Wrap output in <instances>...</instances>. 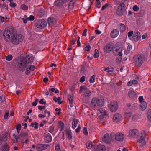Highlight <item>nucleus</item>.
Segmentation results:
<instances>
[{
	"mask_svg": "<svg viewBox=\"0 0 151 151\" xmlns=\"http://www.w3.org/2000/svg\"><path fill=\"white\" fill-rule=\"evenodd\" d=\"M49 147L48 144H38L37 145V149L39 151H42L46 149Z\"/></svg>",
	"mask_w": 151,
	"mask_h": 151,
	"instance_id": "18",
	"label": "nucleus"
},
{
	"mask_svg": "<svg viewBox=\"0 0 151 151\" xmlns=\"http://www.w3.org/2000/svg\"><path fill=\"white\" fill-rule=\"evenodd\" d=\"M20 8L22 10H25L28 9V7L24 4H23L21 5Z\"/></svg>",
	"mask_w": 151,
	"mask_h": 151,
	"instance_id": "41",
	"label": "nucleus"
},
{
	"mask_svg": "<svg viewBox=\"0 0 151 151\" xmlns=\"http://www.w3.org/2000/svg\"><path fill=\"white\" fill-rule=\"evenodd\" d=\"M140 33L138 31L135 32L132 36V40L135 42H137L141 38Z\"/></svg>",
	"mask_w": 151,
	"mask_h": 151,
	"instance_id": "16",
	"label": "nucleus"
},
{
	"mask_svg": "<svg viewBox=\"0 0 151 151\" xmlns=\"http://www.w3.org/2000/svg\"><path fill=\"white\" fill-rule=\"evenodd\" d=\"M138 99H139V101L141 103L142 102L144 101H143L144 99H143V96H139V98H138Z\"/></svg>",
	"mask_w": 151,
	"mask_h": 151,
	"instance_id": "61",
	"label": "nucleus"
},
{
	"mask_svg": "<svg viewBox=\"0 0 151 151\" xmlns=\"http://www.w3.org/2000/svg\"><path fill=\"white\" fill-rule=\"evenodd\" d=\"M110 136L112 138H114L116 141H123L124 138V135L121 132H117L116 133L112 132L110 134Z\"/></svg>",
	"mask_w": 151,
	"mask_h": 151,
	"instance_id": "7",
	"label": "nucleus"
},
{
	"mask_svg": "<svg viewBox=\"0 0 151 151\" xmlns=\"http://www.w3.org/2000/svg\"><path fill=\"white\" fill-rule=\"evenodd\" d=\"M99 56V54L98 50L97 49H95V53L93 56L95 58H98Z\"/></svg>",
	"mask_w": 151,
	"mask_h": 151,
	"instance_id": "40",
	"label": "nucleus"
},
{
	"mask_svg": "<svg viewBox=\"0 0 151 151\" xmlns=\"http://www.w3.org/2000/svg\"><path fill=\"white\" fill-rule=\"evenodd\" d=\"M109 4L108 3H106L104 6H102L101 8V10L103 11L107 7L109 6Z\"/></svg>",
	"mask_w": 151,
	"mask_h": 151,
	"instance_id": "56",
	"label": "nucleus"
},
{
	"mask_svg": "<svg viewBox=\"0 0 151 151\" xmlns=\"http://www.w3.org/2000/svg\"><path fill=\"white\" fill-rule=\"evenodd\" d=\"M52 140V137L49 133L45 135V141L46 143L50 142Z\"/></svg>",
	"mask_w": 151,
	"mask_h": 151,
	"instance_id": "22",
	"label": "nucleus"
},
{
	"mask_svg": "<svg viewBox=\"0 0 151 151\" xmlns=\"http://www.w3.org/2000/svg\"><path fill=\"white\" fill-rule=\"evenodd\" d=\"M24 39L23 35L20 33L15 34L14 33L13 37L11 40V42L14 45H17L22 42Z\"/></svg>",
	"mask_w": 151,
	"mask_h": 151,
	"instance_id": "5",
	"label": "nucleus"
},
{
	"mask_svg": "<svg viewBox=\"0 0 151 151\" xmlns=\"http://www.w3.org/2000/svg\"><path fill=\"white\" fill-rule=\"evenodd\" d=\"M47 25V22L44 19H41L37 22L36 26L37 28L42 29L45 27Z\"/></svg>",
	"mask_w": 151,
	"mask_h": 151,
	"instance_id": "10",
	"label": "nucleus"
},
{
	"mask_svg": "<svg viewBox=\"0 0 151 151\" xmlns=\"http://www.w3.org/2000/svg\"><path fill=\"white\" fill-rule=\"evenodd\" d=\"M61 109L60 108H59V109H58V108H56L55 109V111L56 112H58H58L56 113L55 114V115H59L60 114V111H61Z\"/></svg>",
	"mask_w": 151,
	"mask_h": 151,
	"instance_id": "50",
	"label": "nucleus"
},
{
	"mask_svg": "<svg viewBox=\"0 0 151 151\" xmlns=\"http://www.w3.org/2000/svg\"><path fill=\"white\" fill-rule=\"evenodd\" d=\"M68 100L69 101V104L70 107H72L73 106V95H69L68 97Z\"/></svg>",
	"mask_w": 151,
	"mask_h": 151,
	"instance_id": "27",
	"label": "nucleus"
},
{
	"mask_svg": "<svg viewBox=\"0 0 151 151\" xmlns=\"http://www.w3.org/2000/svg\"><path fill=\"white\" fill-rule=\"evenodd\" d=\"M93 147L95 151H105L106 150L105 146L102 145H95Z\"/></svg>",
	"mask_w": 151,
	"mask_h": 151,
	"instance_id": "14",
	"label": "nucleus"
},
{
	"mask_svg": "<svg viewBox=\"0 0 151 151\" xmlns=\"http://www.w3.org/2000/svg\"><path fill=\"white\" fill-rule=\"evenodd\" d=\"M147 115L148 119L151 122V109H150L148 110Z\"/></svg>",
	"mask_w": 151,
	"mask_h": 151,
	"instance_id": "43",
	"label": "nucleus"
},
{
	"mask_svg": "<svg viewBox=\"0 0 151 151\" xmlns=\"http://www.w3.org/2000/svg\"><path fill=\"white\" fill-rule=\"evenodd\" d=\"M81 129V126L79 125L77 128L76 130V132L77 133H78L80 132V130Z\"/></svg>",
	"mask_w": 151,
	"mask_h": 151,
	"instance_id": "64",
	"label": "nucleus"
},
{
	"mask_svg": "<svg viewBox=\"0 0 151 151\" xmlns=\"http://www.w3.org/2000/svg\"><path fill=\"white\" fill-rule=\"evenodd\" d=\"M85 70V66L84 65H83L82 66L80 70L81 72L84 73Z\"/></svg>",
	"mask_w": 151,
	"mask_h": 151,
	"instance_id": "59",
	"label": "nucleus"
},
{
	"mask_svg": "<svg viewBox=\"0 0 151 151\" xmlns=\"http://www.w3.org/2000/svg\"><path fill=\"white\" fill-rule=\"evenodd\" d=\"M45 13V12L44 10L43 9H40L37 12V15L38 18H40Z\"/></svg>",
	"mask_w": 151,
	"mask_h": 151,
	"instance_id": "25",
	"label": "nucleus"
},
{
	"mask_svg": "<svg viewBox=\"0 0 151 151\" xmlns=\"http://www.w3.org/2000/svg\"><path fill=\"white\" fill-rule=\"evenodd\" d=\"M145 137L146 134L145 132H142L140 138L137 141V144L139 146L142 147L145 145L146 142L145 139Z\"/></svg>",
	"mask_w": 151,
	"mask_h": 151,
	"instance_id": "8",
	"label": "nucleus"
},
{
	"mask_svg": "<svg viewBox=\"0 0 151 151\" xmlns=\"http://www.w3.org/2000/svg\"><path fill=\"white\" fill-rule=\"evenodd\" d=\"M29 67L31 71H34L35 69V67L34 65H30Z\"/></svg>",
	"mask_w": 151,
	"mask_h": 151,
	"instance_id": "57",
	"label": "nucleus"
},
{
	"mask_svg": "<svg viewBox=\"0 0 151 151\" xmlns=\"http://www.w3.org/2000/svg\"><path fill=\"white\" fill-rule=\"evenodd\" d=\"M55 19L53 17H49L48 19V24L50 25H53L56 23Z\"/></svg>",
	"mask_w": 151,
	"mask_h": 151,
	"instance_id": "24",
	"label": "nucleus"
},
{
	"mask_svg": "<svg viewBox=\"0 0 151 151\" xmlns=\"http://www.w3.org/2000/svg\"><path fill=\"white\" fill-rule=\"evenodd\" d=\"M28 135V133L27 132H21L19 134V136L22 138L25 137L27 136Z\"/></svg>",
	"mask_w": 151,
	"mask_h": 151,
	"instance_id": "36",
	"label": "nucleus"
},
{
	"mask_svg": "<svg viewBox=\"0 0 151 151\" xmlns=\"http://www.w3.org/2000/svg\"><path fill=\"white\" fill-rule=\"evenodd\" d=\"M38 123L37 122H35L34 123H31V125L32 127H34L35 129H37L38 128Z\"/></svg>",
	"mask_w": 151,
	"mask_h": 151,
	"instance_id": "45",
	"label": "nucleus"
},
{
	"mask_svg": "<svg viewBox=\"0 0 151 151\" xmlns=\"http://www.w3.org/2000/svg\"><path fill=\"white\" fill-rule=\"evenodd\" d=\"M133 9L135 11H137L139 10V8L137 5H135L133 7Z\"/></svg>",
	"mask_w": 151,
	"mask_h": 151,
	"instance_id": "58",
	"label": "nucleus"
},
{
	"mask_svg": "<svg viewBox=\"0 0 151 151\" xmlns=\"http://www.w3.org/2000/svg\"><path fill=\"white\" fill-rule=\"evenodd\" d=\"M113 69V68H111V69H110V68L107 67L104 69V70L107 72L108 73H109L111 72H113L114 71Z\"/></svg>",
	"mask_w": 151,
	"mask_h": 151,
	"instance_id": "42",
	"label": "nucleus"
},
{
	"mask_svg": "<svg viewBox=\"0 0 151 151\" xmlns=\"http://www.w3.org/2000/svg\"><path fill=\"white\" fill-rule=\"evenodd\" d=\"M14 33V28L12 27L5 30L3 32V36L4 40L7 42H11V40Z\"/></svg>",
	"mask_w": 151,
	"mask_h": 151,
	"instance_id": "2",
	"label": "nucleus"
},
{
	"mask_svg": "<svg viewBox=\"0 0 151 151\" xmlns=\"http://www.w3.org/2000/svg\"><path fill=\"white\" fill-rule=\"evenodd\" d=\"M54 126L53 125L50 127L48 128V131L49 132L51 133H52L54 130Z\"/></svg>",
	"mask_w": 151,
	"mask_h": 151,
	"instance_id": "46",
	"label": "nucleus"
},
{
	"mask_svg": "<svg viewBox=\"0 0 151 151\" xmlns=\"http://www.w3.org/2000/svg\"><path fill=\"white\" fill-rule=\"evenodd\" d=\"M38 100L39 99H36L35 101L32 103V105L34 106H36L37 104Z\"/></svg>",
	"mask_w": 151,
	"mask_h": 151,
	"instance_id": "54",
	"label": "nucleus"
},
{
	"mask_svg": "<svg viewBox=\"0 0 151 151\" xmlns=\"http://www.w3.org/2000/svg\"><path fill=\"white\" fill-rule=\"evenodd\" d=\"M85 76H83L81 78L79 81L81 83H83L85 81Z\"/></svg>",
	"mask_w": 151,
	"mask_h": 151,
	"instance_id": "60",
	"label": "nucleus"
},
{
	"mask_svg": "<svg viewBox=\"0 0 151 151\" xmlns=\"http://www.w3.org/2000/svg\"><path fill=\"white\" fill-rule=\"evenodd\" d=\"M79 121L78 119H74L72 122V128L73 129H75L76 127L77 124L79 122Z\"/></svg>",
	"mask_w": 151,
	"mask_h": 151,
	"instance_id": "29",
	"label": "nucleus"
},
{
	"mask_svg": "<svg viewBox=\"0 0 151 151\" xmlns=\"http://www.w3.org/2000/svg\"><path fill=\"white\" fill-rule=\"evenodd\" d=\"M12 58L13 57L12 55H8L6 58V60L8 61L11 60L12 59Z\"/></svg>",
	"mask_w": 151,
	"mask_h": 151,
	"instance_id": "49",
	"label": "nucleus"
},
{
	"mask_svg": "<svg viewBox=\"0 0 151 151\" xmlns=\"http://www.w3.org/2000/svg\"><path fill=\"white\" fill-rule=\"evenodd\" d=\"M125 7L124 3H121L118 7L116 11V14L118 15L121 16L123 14V10Z\"/></svg>",
	"mask_w": 151,
	"mask_h": 151,
	"instance_id": "11",
	"label": "nucleus"
},
{
	"mask_svg": "<svg viewBox=\"0 0 151 151\" xmlns=\"http://www.w3.org/2000/svg\"><path fill=\"white\" fill-rule=\"evenodd\" d=\"M101 6L100 2H98L96 3V7L98 8H100Z\"/></svg>",
	"mask_w": 151,
	"mask_h": 151,
	"instance_id": "62",
	"label": "nucleus"
},
{
	"mask_svg": "<svg viewBox=\"0 0 151 151\" xmlns=\"http://www.w3.org/2000/svg\"><path fill=\"white\" fill-rule=\"evenodd\" d=\"M106 111L102 108L99 109L97 111L98 117L101 119H103L106 115Z\"/></svg>",
	"mask_w": 151,
	"mask_h": 151,
	"instance_id": "13",
	"label": "nucleus"
},
{
	"mask_svg": "<svg viewBox=\"0 0 151 151\" xmlns=\"http://www.w3.org/2000/svg\"><path fill=\"white\" fill-rule=\"evenodd\" d=\"M93 146V143L91 141H88L86 143V147L88 149H91Z\"/></svg>",
	"mask_w": 151,
	"mask_h": 151,
	"instance_id": "34",
	"label": "nucleus"
},
{
	"mask_svg": "<svg viewBox=\"0 0 151 151\" xmlns=\"http://www.w3.org/2000/svg\"><path fill=\"white\" fill-rule=\"evenodd\" d=\"M75 0H71L70 1L68 6V9H73L74 7Z\"/></svg>",
	"mask_w": 151,
	"mask_h": 151,
	"instance_id": "31",
	"label": "nucleus"
},
{
	"mask_svg": "<svg viewBox=\"0 0 151 151\" xmlns=\"http://www.w3.org/2000/svg\"><path fill=\"white\" fill-rule=\"evenodd\" d=\"M138 131L136 129L130 130L129 131V135L130 136L134 138H136L138 136Z\"/></svg>",
	"mask_w": 151,
	"mask_h": 151,
	"instance_id": "17",
	"label": "nucleus"
},
{
	"mask_svg": "<svg viewBox=\"0 0 151 151\" xmlns=\"http://www.w3.org/2000/svg\"><path fill=\"white\" fill-rule=\"evenodd\" d=\"M128 95L130 98L132 99H134L137 98L136 93L134 91H129L128 92Z\"/></svg>",
	"mask_w": 151,
	"mask_h": 151,
	"instance_id": "20",
	"label": "nucleus"
},
{
	"mask_svg": "<svg viewBox=\"0 0 151 151\" xmlns=\"http://www.w3.org/2000/svg\"><path fill=\"white\" fill-rule=\"evenodd\" d=\"M9 6L12 8H14L17 6V4L16 3H14L12 1L10 2Z\"/></svg>",
	"mask_w": 151,
	"mask_h": 151,
	"instance_id": "52",
	"label": "nucleus"
},
{
	"mask_svg": "<svg viewBox=\"0 0 151 151\" xmlns=\"http://www.w3.org/2000/svg\"><path fill=\"white\" fill-rule=\"evenodd\" d=\"M122 47H116L114 50H113V53L115 55H119L120 56V61L122 60L121 56H122Z\"/></svg>",
	"mask_w": 151,
	"mask_h": 151,
	"instance_id": "12",
	"label": "nucleus"
},
{
	"mask_svg": "<svg viewBox=\"0 0 151 151\" xmlns=\"http://www.w3.org/2000/svg\"><path fill=\"white\" fill-rule=\"evenodd\" d=\"M132 113L131 112L125 113V117L127 119H129L130 118L132 115Z\"/></svg>",
	"mask_w": 151,
	"mask_h": 151,
	"instance_id": "48",
	"label": "nucleus"
},
{
	"mask_svg": "<svg viewBox=\"0 0 151 151\" xmlns=\"http://www.w3.org/2000/svg\"><path fill=\"white\" fill-rule=\"evenodd\" d=\"M95 81V76L94 75H93L90 78L89 82L90 83H93Z\"/></svg>",
	"mask_w": 151,
	"mask_h": 151,
	"instance_id": "44",
	"label": "nucleus"
},
{
	"mask_svg": "<svg viewBox=\"0 0 151 151\" xmlns=\"http://www.w3.org/2000/svg\"><path fill=\"white\" fill-rule=\"evenodd\" d=\"M21 126L20 124H19L17 125L16 127V130H20L21 129Z\"/></svg>",
	"mask_w": 151,
	"mask_h": 151,
	"instance_id": "63",
	"label": "nucleus"
},
{
	"mask_svg": "<svg viewBox=\"0 0 151 151\" xmlns=\"http://www.w3.org/2000/svg\"><path fill=\"white\" fill-rule=\"evenodd\" d=\"M55 150H56V151H61L60 148L59 144H58L55 145Z\"/></svg>",
	"mask_w": 151,
	"mask_h": 151,
	"instance_id": "51",
	"label": "nucleus"
},
{
	"mask_svg": "<svg viewBox=\"0 0 151 151\" xmlns=\"http://www.w3.org/2000/svg\"><path fill=\"white\" fill-rule=\"evenodd\" d=\"M83 134L85 135H88V134L87 129L85 127L83 128Z\"/></svg>",
	"mask_w": 151,
	"mask_h": 151,
	"instance_id": "53",
	"label": "nucleus"
},
{
	"mask_svg": "<svg viewBox=\"0 0 151 151\" xmlns=\"http://www.w3.org/2000/svg\"><path fill=\"white\" fill-rule=\"evenodd\" d=\"M10 147L6 143L2 146L1 151H9L10 149Z\"/></svg>",
	"mask_w": 151,
	"mask_h": 151,
	"instance_id": "26",
	"label": "nucleus"
},
{
	"mask_svg": "<svg viewBox=\"0 0 151 151\" xmlns=\"http://www.w3.org/2000/svg\"><path fill=\"white\" fill-rule=\"evenodd\" d=\"M33 57L32 55H27L24 58L21 60V62L18 63L19 68L20 70L24 71L25 70V74L29 75L30 72L31 70H30L29 67L26 68L29 64H31L33 61Z\"/></svg>",
	"mask_w": 151,
	"mask_h": 151,
	"instance_id": "1",
	"label": "nucleus"
},
{
	"mask_svg": "<svg viewBox=\"0 0 151 151\" xmlns=\"http://www.w3.org/2000/svg\"><path fill=\"white\" fill-rule=\"evenodd\" d=\"M118 27L120 32H124L126 29L125 26L122 23H120L118 25Z\"/></svg>",
	"mask_w": 151,
	"mask_h": 151,
	"instance_id": "21",
	"label": "nucleus"
},
{
	"mask_svg": "<svg viewBox=\"0 0 151 151\" xmlns=\"http://www.w3.org/2000/svg\"><path fill=\"white\" fill-rule=\"evenodd\" d=\"M66 134L67 137L68 139L70 140L72 139V133L70 131H67L66 132Z\"/></svg>",
	"mask_w": 151,
	"mask_h": 151,
	"instance_id": "35",
	"label": "nucleus"
},
{
	"mask_svg": "<svg viewBox=\"0 0 151 151\" xmlns=\"http://www.w3.org/2000/svg\"><path fill=\"white\" fill-rule=\"evenodd\" d=\"M119 31L116 29L113 30L111 32L110 35L112 38H115L116 37L119 35Z\"/></svg>",
	"mask_w": 151,
	"mask_h": 151,
	"instance_id": "23",
	"label": "nucleus"
},
{
	"mask_svg": "<svg viewBox=\"0 0 151 151\" xmlns=\"http://www.w3.org/2000/svg\"><path fill=\"white\" fill-rule=\"evenodd\" d=\"M9 114V111H8L6 110L5 111V113L4 116V118L5 119H7L8 118V116Z\"/></svg>",
	"mask_w": 151,
	"mask_h": 151,
	"instance_id": "47",
	"label": "nucleus"
},
{
	"mask_svg": "<svg viewBox=\"0 0 151 151\" xmlns=\"http://www.w3.org/2000/svg\"><path fill=\"white\" fill-rule=\"evenodd\" d=\"M82 92L83 93V95L86 98L89 97L92 94V91L85 85L82 86L80 87L79 93H80Z\"/></svg>",
	"mask_w": 151,
	"mask_h": 151,
	"instance_id": "6",
	"label": "nucleus"
},
{
	"mask_svg": "<svg viewBox=\"0 0 151 151\" xmlns=\"http://www.w3.org/2000/svg\"><path fill=\"white\" fill-rule=\"evenodd\" d=\"M53 100L56 102H58V104H61V98L60 97L57 98L55 96H54L53 98Z\"/></svg>",
	"mask_w": 151,
	"mask_h": 151,
	"instance_id": "33",
	"label": "nucleus"
},
{
	"mask_svg": "<svg viewBox=\"0 0 151 151\" xmlns=\"http://www.w3.org/2000/svg\"><path fill=\"white\" fill-rule=\"evenodd\" d=\"M86 47H85L84 50L88 51L91 48V47L88 43H87L85 44Z\"/></svg>",
	"mask_w": 151,
	"mask_h": 151,
	"instance_id": "37",
	"label": "nucleus"
},
{
	"mask_svg": "<svg viewBox=\"0 0 151 151\" xmlns=\"http://www.w3.org/2000/svg\"><path fill=\"white\" fill-rule=\"evenodd\" d=\"M104 103V99H99L96 97H94L92 99L90 106L92 108H95L97 106L101 107Z\"/></svg>",
	"mask_w": 151,
	"mask_h": 151,
	"instance_id": "4",
	"label": "nucleus"
},
{
	"mask_svg": "<svg viewBox=\"0 0 151 151\" xmlns=\"http://www.w3.org/2000/svg\"><path fill=\"white\" fill-rule=\"evenodd\" d=\"M122 119V116L121 114L116 113L114 114L113 118V121L116 122H120Z\"/></svg>",
	"mask_w": 151,
	"mask_h": 151,
	"instance_id": "15",
	"label": "nucleus"
},
{
	"mask_svg": "<svg viewBox=\"0 0 151 151\" xmlns=\"http://www.w3.org/2000/svg\"><path fill=\"white\" fill-rule=\"evenodd\" d=\"M59 126L60 127V131L63 130L64 128V123L61 121H60L59 122Z\"/></svg>",
	"mask_w": 151,
	"mask_h": 151,
	"instance_id": "38",
	"label": "nucleus"
},
{
	"mask_svg": "<svg viewBox=\"0 0 151 151\" xmlns=\"http://www.w3.org/2000/svg\"><path fill=\"white\" fill-rule=\"evenodd\" d=\"M109 107L111 112L116 111L118 108L117 102L116 101H112L109 105Z\"/></svg>",
	"mask_w": 151,
	"mask_h": 151,
	"instance_id": "9",
	"label": "nucleus"
},
{
	"mask_svg": "<svg viewBox=\"0 0 151 151\" xmlns=\"http://www.w3.org/2000/svg\"><path fill=\"white\" fill-rule=\"evenodd\" d=\"M0 7L1 9H7V6L6 3L3 2V3L0 4Z\"/></svg>",
	"mask_w": 151,
	"mask_h": 151,
	"instance_id": "39",
	"label": "nucleus"
},
{
	"mask_svg": "<svg viewBox=\"0 0 151 151\" xmlns=\"http://www.w3.org/2000/svg\"><path fill=\"white\" fill-rule=\"evenodd\" d=\"M102 139L103 141L106 143H110L111 140L109 137V135L108 133L104 134L103 137H102Z\"/></svg>",
	"mask_w": 151,
	"mask_h": 151,
	"instance_id": "19",
	"label": "nucleus"
},
{
	"mask_svg": "<svg viewBox=\"0 0 151 151\" xmlns=\"http://www.w3.org/2000/svg\"><path fill=\"white\" fill-rule=\"evenodd\" d=\"M147 106V103L146 102H142L141 103L140 105V109L142 110H144L146 108Z\"/></svg>",
	"mask_w": 151,
	"mask_h": 151,
	"instance_id": "32",
	"label": "nucleus"
},
{
	"mask_svg": "<svg viewBox=\"0 0 151 151\" xmlns=\"http://www.w3.org/2000/svg\"><path fill=\"white\" fill-rule=\"evenodd\" d=\"M145 59L142 55L138 54L134 55L133 57V63L137 67H140L143 63Z\"/></svg>",
	"mask_w": 151,
	"mask_h": 151,
	"instance_id": "3",
	"label": "nucleus"
},
{
	"mask_svg": "<svg viewBox=\"0 0 151 151\" xmlns=\"http://www.w3.org/2000/svg\"><path fill=\"white\" fill-rule=\"evenodd\" d=\"M134 33V32L132 31H131L129 32L127 34V35L129 37H130L132 36Z\"/></svg>",
	"mask_w": 151,
	"mask_h": 151,
	"instance_id": "55",
	"label": "nucleus"
},
{
	"mask_svg": "<svg viewBox=\"0 0 151 151\" xmlns=\"http://www.w3.org/2000/svg\"><path fill=\"white\" fill-rule=\"evenodd\" d=\"M111 45L108 44L106 45L103 49V50L104 52L108 53L111 51Z\"/></svg>",
	"mask_w": 151,
	"mask_h": 151,
	"instance_id": "28",
	"label": "nucleus"
},
{
	"mask_svg": "<svg viewBox=\"0 0 151 151\" xmlns=\"http://www.w3.org/2000/svg\"><path fill=\"white\" fill-rule=\"evenodd\" d=\"M65 3L63 0H58L55 2V5L59 7L62 6L63 3Z\"/></svg>",
	"mask_w": 151,
	"mask_h": 151,
	"instance_id": "30",
	"label": "nucleus"
}]
</instances>
